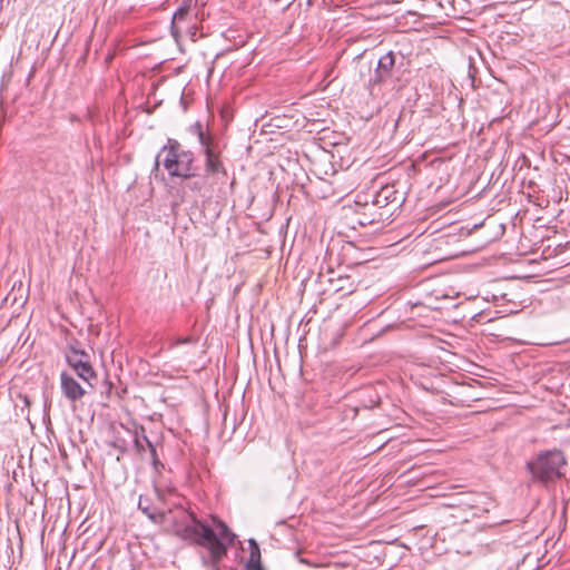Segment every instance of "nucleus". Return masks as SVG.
I'll return each mask as SVG.
<instances>
[{"mask_svg":"<svg viewBox=\"0 0 570 570\" xmlns=\"http://www.w3.org/2000/svg\"><path fill=\"white\" fill-rule=\"evenodd\" d=\"M163 155H165L163 165L169 176L188 179L196 175V168L194 167V154L189 150L181 149L180 144L177 140L168 139V144L165 145L156 156L154 170L159 169V159Z\"/></svg>","mask_w":570,"mask_h":570,"instance_id":"obj_1","label":"nucleus"},{"mask_svg":"<svg viewBox=\"0 0 570 570\" xmlns=\"http://www.w3.org/2000/svg\"><path fill=\"white\" fill-rule=\"evenodd\" d=\"M567 460L561 450L552 449L542 451L527 463V468L532 474L534 481L544 485L554 483L564 476V466Z\"/></svg>","mask_w":570,"mask_h":570,"instance_id":"obj_2","label":"nucleus"},{"mask_svg":"<svg viewBox=\"0 0 570 570\" xmlns=\"http://www.w3.org/2000/svg\"><path fill=\"white\" fill-rule=\"evenodd\" d=\"M370 193H358L354 202L355 223L360 226L383 224L393 215L392 209H380Z\"/></svg>","mask_w":570,"mask_h":570,"instance_id":"obj_3","label":"nucleus"},{"mask_svg":"<svg viewBox=\"0 0 570 570\" xmlns=\"http://www.w3.org/2000/svg\"><path fill=\"white\" fill-rule=\"evenodd\" d=\"M65 357L77 376L85 383H88L89 386H92L91 381L96 380L97 375L90 363L89 354L81 348L78 341L72 340L68 343L65 348Z\"/></svg>","mask_w":570,"mask_h":570,"instance_id":"obj_4","label":"nucleus"},{"mask_svg":"<svg viewBox=\"0 0 570 570\" xmlns=\"http://www.w3.org/2000/svg\"><path fill=\"white\" fill-rule=\"evenodd\" d=\"M187 521L176 522L174 533L188 542L206 547V541L214 540V530L207 524L198 521L193 514H186Z\"/></svg>","mask_w":570,"mask_h":570,"instance_id":"obj_5","label":"nucleus"},{"mask_svg":"<svg viewBox=\"0 0 570 570\" xmlns=\"http://www.w3.org/2000/svg\"><path fill=\"white\" fill-rule=\"evenodd\" d=\"M195 127L197 129L198 140L204 149L206 176H222L226 178L227 170L222 161L220 150L213 144L209 137L205 136L199 122H197Z\"/></svg>","mask_w":570,"mask_h":570,"instance_id":"obj_6","label":"nucleus"},{"mask_svg":"<svg viewBox=\"0 0 570 570\" xmlns=\"http://www.w3.org/2000/svg\"><path fill=\"white\" fill-rule=\"evenodd\" d=\"M217 531H214V540L206 541V548L209 550L210 559L220 561L227 553V546L232 544L235 534L229 530L225 522L214 519Z\"/></svg>","mask_w":570,"mask_h":570,"instance_id":"obj_7","label":"nucleus"},{"mask_svg":"<svg viewBox=\"0 0 570 570\" xmlns=\"http://www.w3.org/2000/svg\"><path fill=\"white\" fill-rule=\"evenodd\" d=\"M459 507L470 511L473 518H482L495 509L497 503L492 497L484 492H480L465 494L460 500Z\"/></svg>","mask_w":570,"mask_h":570,"instance_id":"obj_8","label":"nucleus"},{"mask_svg":"<svg viewBox=\"0 0 570 570\" xmlns=\"http://www.w3.org/2000/svg\"><path fill=\"white\" fill-rule=\"evenodd\" d=\"M128 434L131 436L134 446L138 454L142 455L147 450L149 451L150 459L155 468L159 464L156 448L146 435L144 426H136L132 431L128 430Z\"/></svg>","mask_w":570,"mask_h":570,"instance_id":"obj_9","label":"nucleus"},{"mask_svg":"<svg viewBox=\"0 0 570 570\" xmlns=\"http://www.w3.org/2000/svg\"><path fill=\"white\" fill-rule=\"evenodd\" d=\"M60 386L63 395L71 402L81 400L87 393L85 387L66 372L60 374Z\"/></svg>","mask_w":570,"mask_h":570,"instance_id":"obj_10","label":"nucleus"},{"mask_svg":"<svg viewBox=\"0 0 570 570\" xmlns=\"http://www.w3.org/2000/svg\"><path fill=\"white\" fill-rule=\"evenodd\" d=\"M395 66V55L390 51L379 59L374 78L371 79L373 83L385 81L392 76V70Z\"/></svg>","mask_w":570,"mask_h":570,"instance_id":"obj_11","label":"nucleus"},{"mask_svg":"<svg viewBox=\"0 0 570 570\" xmlns=\"http://www.w3.org/2000/svg\"><path fill=\"white\" fill-rule=\"evenodd\" d=\"M396 194L394 186L385 185L380 190L370 193V199L375 203L380 209H391V206L397 203Z\"/></svg>","mask_w":570,"mask_h":570,"instance_id":"obj_12","label":"nucleus"},{"mask_svg":"<svg viewBox=\"0 0 570 570\" xmlns=\"http://www.w3.org/2000/svg\"><path fill=\"white\" fill-rule=\"evenodd\" d=\"M331 288L341 293L342 295H348L355 292L356 283L350 275H338L337 277H331L328 279Z\"/></svg>","mask_w":570,"mask_h":570,"instance_id":"obj_13","label":"nucleus"},{"mask_svg":"<svg viewBox=\"0 0 570 570\" xmlns=\"http://www.w3.org/2000/svg\"><path fill=\"white\" fill-rule=\"evenodd\" d=\"M138 508L139 510L145 513L153 522L155 523H161L163 520H164V513L163 512H159L157 511L156 509L153 508V504L151 502L147 499V498H144V497H140L139 498V501H138Z\"/></svg>","mask_w":570,"mask_h":570,"instance_id":"obj_14","label":"nucleus"},{"mask_svg":"<svg viewBox=\"0 0 570 570\" xmlns=\"http://www.w3.org/2000/svg\"><path fill=\"white\" fill-rule=\"evenodd\" d=\"M262 563L261 562V550L257 542L254 539L249 540V557L245 564Z\"/></svg>","mask_w":570,"mask_h":570,"instance_id":"obj_15","label":"nucleus"},{"mask_svg":"<svg viewBox=\"0 0 570 570\" xmlns=\"http://www.w3.org/2000/svg\"><path fill=\"white\" fill-rule=\"evenodd\" d=\"M187 14H188V8L187 7H180V8H178L175 11V13L173 16V20L174 21L184 20Z\"/></svg>","mask_w":570,"mask_h":570,"instance_id":"obj_16","label":"nucleus"},{"mask_svg":"<svg viewBox=\"0 0 570 570\" xmlns=\"http://www.w3.org/2000/svg\"><path fill=\"white\" fill-rule=\"evenodd\" d=\"M187 343H193V338L189 337V336L184 337V338H176L173 342H170L169 347L173 348V347L178 346L180 344H187Z\"/></svg>","mask_w":570,"mask_h":570,"instance_id":"obj_17","label":"nucleus"},{"mask_svg":"<svg viewBox=\"0 0 570 570\" xmlns=\"http://www.w3.org/2000/svg\"><path fill=\"white\" fill-rule=\"evenodd\" d=\"M203 181L202 180H196V181H191V183H188L186 185V188L190 189V190H194V191H200L202 188H203Z\"/></svg>","mask_w":570,"mask_h":570,"instance_id":"obj_18","label":"nucleus"},{"mask_svg":"<svg viewBox=\"0 0 570 570\" xmlns=\"http://www.w3.org/2000/svg\"><path fill=\"white\" fill-rule=\"evenodd\" d=\"M114 446L119 449L121 452H125L127 449V443L122 439H117L114 443Z\"/></svg>","mask_w":570,"mask_h":570,"instance_id":"obj_19","label":"nucleus"},{"mask_svg":"<svg viewBox=\"0 0 570 570\" xmlns=\"http://www.w3.org/2000/svg\"><path fill=\"white\" fill-rule=\"evenodd\" d=\"M246 570H265L262 563L245 564Z\"/></svg>","mask_w":570,"mask_h":570,"instance_id":"obj_20","label":"nucleus"},{"mask_svg":"<svg viewBox=\"0 0 570 570\" xmlns=\"http://www.w3.org/2000/svg\"><path fill=\"white\" fill-rule=\"evenodd\" d=\"M218 563L219 561H214L213 559H210L212 570H220Z\"/></svg>","mask_w":570,"mask_h":570,"instance_id":"obj_21","label":"nucleus"},{"mask_svg":"<svg viewBox=\"0 0 570 570\" xmlns=\"http://www.w3.org/2000/svg\"><path fill=\"white\" fill-rule=\"evenodd\" d=\"M22 400H23V402H24V404H26V405H29V404H30V401H29L28 396H26V395H24V396H22Z\"/></svg>","mask_w":570,"mask_h":570,"instance_id":"obj_22","label":"nucleus"}]
</instances>
